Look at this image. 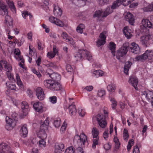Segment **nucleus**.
<instances>
[{
    "label": "nucleus",
    "mask_w": 153,
    "mask_h": 153,
    "mask_svg": "<svg viewBox=\"0 0 153 153\" xmlns=\"http://www.w3.org/2000/svg\"><path fill=\"white\" fill-rule=\"evenodd\" d=\"M74 141L77 147L76 148L75 153H86L83 150V148L87 146L88 145L87 137L84 133L79 134L76 133L74 137Z\"/></svg>",
    "instance_id": "obj_1"
},
{
    "label": "nucleus",
    "mask_w": 153,
    "mask_h": 153,
    "mask_svg": "<svg viewBox=\"0 0 153 153\" xmlns=\"http://www.w3.org/2000/svg\"><path fill=\"white\" fill-rule=\"evenodd\" d=\"M17 114L15 113H13L10 117L6 116L5 118L6 124L5 128L7 130L12 129L15 126L16 121L17 120Z\"/></svg>",
    "instance_id": "obj_2"
},
{
    "label": "nucleus",
    "mask_w": 153,
    "mask_h": 153,
    "mask_svg": "<svg viewBox=\"0 0 153 153\" xmlns=\"http://www.w3.org/2000/svg\"><path fill=\"white\" fill-rule=\"evenodd\" d=\"M44 85L45 87L51 91H58L61 88V85L58 82L51 79H47L44 80Z\"/></svg>",
    "instance_id": "obj_3"
},
{
    "label": "nucleus",
    "mask_w": 153,
    "mask_h": 153,
    "mask_svg": "<svg viewBox=\"0 0 153 153\" xmlns=\"http://www.w3.org/2000/svg\"><path fill=\"white\" fill-rule=\"evenodd\" d=\"M84 56H86L87 59L89 61H91L92 59L91 54L87 50H80L76 52L74 55L75 59L76 61H81Z\"/></svg>",
    "instance_id": "obj_4"
},
{
    "label": "nucleus",
    "mask_w": 153,
    "mask_h": 153,
    "mask_svg": "<svg viewBox=\"0 0 153 153\" xmlns=\"http://www.w3.org/2000/svg\"><path fill=\"white\" fill-rule=\"evenodd\" d=\"M13 19L10 17L7 16L6 17L4 28L6 33L7 34L8 38L9 39H11L14 38L13 36L10 35V31L9 26H11L13 25Z\"/></svg>",
    "instance_id": "obj_5"
},
{
    "label": "nucleus",
    "mask_w": 153,
    "mask_h": 153,
    "mask_svg": "<svg viewBox=\"0 0 153 153\" xmlns=\"http://www.w3.org/2000/svg\"><path fill=\"white\" fill-rule=\"evenodd\" d=\"M142 25L140 26V30L142 33L148 32L146 27L153 28V25L151 22L147 19H143L142 21Z\"/></svg>",
    "instance_id": "obj_6"
},
{
    "label": "nucleus",
    "mask_w": 153,
    "mask_h": 153,
    "mask_svg": "<svg viewBox=\"0 0 153 153\" xmlns=\"http://www.w3.org/2000/svg\"><path fill=\"white\" fill-rule=\"evenodd\" d=\"M93 120L95 122L97 120L100 127L102 128H105L107 125V122L105 120L104 116L100 114H97L93 117Z\"/></svg>",
    "instance_id": "obj_7"
},
{
    "label": "nucleus",
    "mask_w": 153,
    "mask_h": 153,
    "mask_svg": "<svg viewBox=\"0 0 153 153\" xmlns=\"http://www.w3.org/2000/svg\"><path fill=\"white\" fill-rule=\"evenodd\" d=\"M49 22L52 24H54L59 27L66 26L67 24L65 22L62 21L59 19L54 17L52 16H51L48 17Z\"/></svg>",
    "instance_id": "obj_8"
},
{
    "label": "nucleus",
    "mask_w": 153,
    "mask_h": 153,
    "mask_svg": "<svg viewBox=\"0 0 153 153\" xmlns=\"http://www.w3.org/2000/svg\"><path fill=\"white\" fill-rule=\"evenodd\" d=\"M127 51V46L123 45L122 47L115 53L116 58L119 60L121 59L126 55Z\"/></svg>",
    "instance_id": "obj_9"
},
{
    "label": "nucleus",
    "mask_w": 153,
    "mask_h": 153,
    "mask_svg": "<svg viewBox=\"0 0 153 153\" xmlns=\"http://www.w3.org/2000/svg\"><path fill=\"white\" fill-rule=\"evenodd\" d=\"M14 53L15 54V57L18 61H21V62L19 63V66L23 69H26V68L24 66V60L22 56L20 55V51L18 48L15 49Z\"/></svg>",
    "instance_id": "obj_10"
},
{
    "label": "nucleus",
    "mask_w": 153,
    "mask_h": 153,
    "mask_svg": "<svg viewBox=\"0 0 153 153\" xmlns=\"http://www.w3.org/2000/svg\"><path fill=\"white\" fill-rule=\"evenodd\" d=\"M141 96L142 98H146L150 101L153 108V92L149 90H146L142 92Z\"/></svg>",
    "instance_id": "obj_11"
},
{
    "label": "nucleus",
    "mask_w": 153,
    "mask_h": 153,
    "mask_svg": "<svg viewBox=\"0 0 153 153\" xmlns=\"http://www.w3.org/2000/svg\"><path fill=\"white\" fill-rule=\"evenodd\" d=\"M3 68L6 72H11L12 70L11 65L6 60H1L0 61V71H1Z\"/></svg>",
    "instance_id": "obj_12"
},
{
    "label": "nucleus",
    "mask_w": 153,
    "mask_h": 153,
    "mask_svg": "<svg viewBox=\"0 0 153 153\" xmlns=\"http://www.w3.org/2000/svg\"><path fill=\"white\" fill-rule=\"evenodd\" d=\"M33 107L35 111L39 113H42L45 111L44 105L41 102H35L33 104Z\"/></svg>",
    "instance_id": "obj_13"
},
{
    "label": "nucleus",
    "mask_w": 153,
    "mask_h": 153,
    "mask_svg": "<svg viewBox=\"0 0 153 153\" xmlns=\"http://www.w3.org/2000/svg\"><path fill=\"white\" fill-rule=\"evenodd\" d=\"M106 32H103L100 34L99 37L96 42L97 45L100 47L103 45L105 42Z\"/></svg>",
    "instance_id": "obj_14"
},
{
    "label": "nucleus",
    "mask_w": 153,
    "mask_h": 153,
    "mask_svg": "<svg viewBox=\"0 0 153 153\" xmlns=\"http://www.w3.org/2000/svg\"><path fill=\"white\" fill-rule=\"evenodd\" d=\"M124 17L125 20L128 22L131 25H134V18L133 15L129 12H125Z\"/></svg>",
    "instance_id": "obj_15"
},
{
    "label": "nucleus",
    "mask_w": 153,
    "mask_h": 153,
    "mask_svg": "<svg viewBox=\"0 0 153 153\" xmlns=\"http://www.w3.org/2000/svg\"><path fill=\"white\" fill-rule=\"evenodd\" d=\"M11 148L8 143H2L0 145V152L1 153H14L11 152Z\"/></svg>",
    "instance_id": "obj_16"
},
{
    "label": "nucleus",
    "mask_w": 153,
    "mask_h": 153,
    "mask_svg": "<svg viewBox=\"0 0 153 153\" xmlns=\"http://www.w3.org/2000/svg\"><path fill=\"white\" fill-rule=\"evenodd\" d=\"M144 33L145 35L142 36L140 38V41L143 45L148 43L149 41L152 40L153 37V34L148 33V32Z\"/></svg>",
    "instance_id": "obj_17"
},
{
    "label": "nucleus",
    "mask_w": 153,
    "mask_h": 153,
    "mask_svg": "<svg viewBox=\"0 0 153 153\" xmlns=\"http://www.w3.org/2000/svg\"><path fill=\"white\" fill-rule=\"evenodd\" d=\"M0 13L2 15H5V20L6 17L7 16H9L7 15L8 14V7L5 4V3L3 2L2 1H0Z\"/></svg>",
    "instance_id": "obj_18"
},
{
    "label": "nucleus",
    "mask_w": 153,
    "mask_h": 153,
    "mask_svg": "<svg viewBox=\"0 0 153 153\" xmlns=\"http://www.w3.org/2000/svg\"><path fill=\"white\" fill-rule=\"evenodd\" d=\"M21 108L23 115L26 116L30 110L29 107L27 102L25 101H23L21 103Z\"/></svg>",
    "instance_id": "obj_19"
},
{
    "label": "nucleus",
    "mask_w": 153,
    "mask_h": 153,
    "mask_svg": "<svg viewBox=\"0 0 153 153\" xmlns=\"http://www.w3.org/2000/svg\"><path fill=\"white\" fill-rule=\"evenodd\" d=\"M130 49L132 53L136 54L140 53V49L139 45L135 42L131 43Z\"/></svg>",
    "instance_id": "obj_20"
},
{
    "label": "nucleus",
    "mask_w": 153,
    "mask_h": 153,
    "mask_svg": "<svg viewBox=\"0 0 153 153\" xmlns=\"http://www.w3.org/2000/svg\"><path fill=\"white\" fill-rule=\"evenodd\" d=\"M47 130L45 129V128H41L40 127L39 130L36 131V134L38 137L40 139H46L47 134L46 132Z\"/></svg>",
    "instance_id": "obj_21"
},
{
    "label": "nucleus",
    "mask_w": 153,
    "mask_h": 153,
    "mask_svg": "<svg viewBox=\"0 0 153 153\" xmlns=\"http://www.w3.org/2000/svg\"><path fill=\"white\" fill-rule=\"evenodd\" d=\"M64 145L62 143H56L55 145V152L56 153H61L64 151Z\"/></svg>",
    "instance_id": "obj_22"
},
{
    "label": "nucleus",
    "mask_w": 153,
    "mask_h": 153,
    "mask_svg": "<svg viewBox=\"0 0 153 153\" xmlns=\"http://www.w3.org/2000/svg\"><path fill=\"white\" fill-rule=\"evenodd\" d=\"M20 135L24 137H26L28 133L26 125L24 124L21 126L19 131Z\"/></svg>",
    "instance_id": "obj_23"
},
{
    "label": "nucleus",
    "mask_w": 153,
    "mask_h": 153,
    "mask_svg": "<svg viewBox=\"0 0 153 153\" xmlns=\"http://www.w3.org/2000/svg\"><path fill=\"white\" fill-rule=\"evenodd\" d=\"M36 94L39 100H42L44 99V93L42 89L41 88L38 87L37 88Z\"/></svg>",
    "instance_id": "obj_24"
},
{
    "label": "nucleus",
    "mask_w": 153,
    "mask_h": 153,
    "mask_svg": "<svg viewBox=\"0 0 153 153\" xmlns=\"http://www.w3.org/2000/svg\"><path fill=\"white\" fill-rule=\"evenodd\" d=\"M128 82L131 83L136 90H137V85L138 80L134 76H131L128 80Z\"/></svg>",
    "instance_id": "obj_25"
},
{
    "label": "nucleus",
    "mask_w": 153,
    "mask_h": 153,
    "mask_svg": "<svg viewBox=\"0 0 153 153\" xmlns=\"http://www.w3.org/2000/svg\"><path fill=\"white\" fill-rule=\"evenodd\" d=\"M53 12L54 15L57 17H60L62 14V10L58 5H54Z\"/></svg>",
    "instance_id": "obj_26"
},
{
    "label": "nucleus",
    "mask_w": 153,
    "mask_h": 153,
    "mask_svg": "<svg viewBox=\"0 0 153 153\" xmlns=\"http://www.w3.org/2000/svg\"><path fill=\"white\" fill-rule=\"evenodd\" d=\"M115 132V135H114V141L115 143V147L116 149H118L119 148L120 143L118 138H117V128L116 126L114 128Z\"/></svg>",
    "instance_id": "obj_27"
},
{
    "label": "nucleus",
    "mask_w": 153,
    "mask_h": 153,
    "mask_svg": "<svg viewBox=\"0 0 153 153\" xmlns=\"http://www.w3.org/2000/svg\"><path fill=\"white\" fill-rule=\"evenodd\" d=\"M123 32L127 39H129L132 36V31L128 26L124 27Z\"/></svg>",
    "instance_id": "obj_28"
},
{
    "label": "nucleus",
    "mask_w": 153,
    "mask_h": 153,
    "mask_svg": "<svg viewBox=\"0 0 153 153\" xmlns=\"http://www.w3.org/2000/svg\"><path fill=\"white\" fill-rule=\"evenodd\" d=\"M58 49L57 48L56 46H54L53 52H48L47 56L49 59L53 58L56 55L58 54Z\"/></svg>",
    "instance_id": "obj_29"
},
{
    "label": "nucleus",
    "mask_w": 153,
    "mask_h": 153,
    "mask_svg": "<svg viewBox=\"0 0 153 153\" xmlns=\"http://www.w3.org/2000/svg\"><path fill=\"white\" fill-rule=\"evenodd\" d=\"M114 9L111 7V6H108L106 9L104 11H103L102 17H105L109 14H110L113 12Z\"/></svg>",
    "instance_id": "obj_30"
},
{
    "label": "nucleus",
    "mask_w": 153,
    "mask_h": 153,
    "mask_svg": "<svg viewBox=\"0 0 153 153\" xmlns=\"http://www.w3.org/2000/svg\"><path fill=\"white\" fill-rule=\"evenodd\" d=\"M16 83L19 88L22 90L23 89L24 86L19 74H16Z\"/></svg>",
    "instance_id": "obj_31"
},
{
    "label": "nucleus",
    "mask_w": 153,
    "mask_h": 153,
    "mask_svg": "<svg viewBox=\"0 0 153 153\" xmlns=\"http://www.w3.org/2000/svg\"><path fill=\"white\" fill-rule=\"evenodd\" d=\"M106 74L101 70H97L94 71L93 73V76L96 77L105 76Z\"/></svg>",
    "instance_id": "obj_32"
},
{
    "label": "nucleus",
    "mask_w": 153,
    "mask_h": 153,
    "mask_svg": "<svg viewBox=\"0 0 153 153\" xmlns=\"http://www.w3.org/2000/svg\"><path fill=\"white\" fill-rule=\"evenodd\" d=\"M69 114L71 116H75L76 113V109L75 106L74 105H71L68 107Z\"/></svg>",
    "instance_id": "obj_33"
},
{
    "label": "nucleus",
    "mask_w": 153,
    "mask_h": 153,
    "mask_svg": "<svg viewBox=\"0 0 153 153\" xmlns=\"http://www.w3.org/2000/svg\"><path fill=\"white\" fill-rule=\"evenodd\" d=\"M87 0H73V3L78 7H81L85 5Z\"/></svg>",
    "instance_id": "obj_34"
},
{
    "label": "nucleus",
    "mask_w": 153,
    "mask_h": 153,
    "mask_svg": "<svg viewBox=\"0 0 153 153\" xmlns=\"http://www.w3.org/2000/svg\"><path fill=\"white\" fill-rule=\"evenodd\" d=\"M48 74L50 77L52 79V80L58 82L61 79V76L58 73H53L51 74Z\"/></svg>",
    "instance_id": "obj_35"
},
{
    "label": "nucleus",
    "mask_w": 153,
    "mask_h": 153,
    "mask_svg": "<svg viewBox=\"0 0 153 153\" xmlns=\"http://www.w3.org/2000/svg\"><path fill=\"white\" fill-rule=\"evenodd\" d=\"M91 133L92 138L98 137H99L100 131L96 127H94L91 129Z\"/></svg>",
    "instance_id": "obj_36"
},
{
    "label": "nucleus",
    "mask_w": 153,
    "mask_h": 153,
    "mask_svg": "<svg viewBox=\"0 0 153 153\" xmlns=\"http://www.w3.org/2000/svg\"><path fill=\"white\" fill-rule=\"evenodd\" d=\"M51 118L50 117L46 118L45 120L40 127H41V128H44L45 129L47 130L49 123L50 121H51Z\"/></svg>",
    "instance_id": "obj_37"
},
{
    "label": "nucleus",
    "mask_w": 153,
    "mask_h": 153,
    "mask_svg": "<svg viewBox=\"0 0 153 153\" xmlns=\"http://www.w3.org/2000/svg\"><path fill=\"white\" fill-rule=\"evenodd\" d=\"M92 148L93 149H95L96 146H98L100 144L99 137L92 138Z\"/></svg>",
    "instance_id": "obj_38"
},
{
    "label": "nucleus",
    "mask_w": 153,
    "mask_h": 153,
    "mask_svg": "<svg viewBox=\"0 0 153 153\" xmlns=\"http://www.w3.org/2000/svg\"><path fill=\"white\" fill-rule=\"evenodd\" d=\"M5 1L12 11L14 13L16 12V8L13 1L10 0H6Z\"/></svg>",
    "instance_id": "obj_39"
},
{
    "label": "nucleus",
    "mask_w": 153,
    "mask_h": 153,
    "mask_svg": "<svg viewBox=\"0 0 153 153\" xmlns=\"http://www.w3.org/2000/svg\"><path fill=\"white\" fill-rule=\"evenodd\" d=\"M144 55L145 56L146 59L148 58L150 59L153 57V51L151 50H147L144 53Z\"/></svg>",
    "instance_id": "obj_40"
},
{
    "label": "nucleus",
    "mask_w": 153,
    "mask_h": 153,
    "mask_svg": "<svg viewBox=\"0 0 153 153\" xmlns=\"http://www.w3.org/2000/svg\"><path fill=\"white\" fill-rule=\"evenodd\" d=\"M77 113L79 116L84 117L86 114L85 109L82 107H80L78 108Z\"/></svg>",
    "instance_id": "obj_41"
},
{
    "label": "nucleus",
    "mask_w": 153,
    "mask_h": 153,
    "mask_svg": "<svg viewBox=\"0 0 153 153\" xmlns=\"http://www.w3.org/2000/svg\"><path fill=\"white\" fill-rule=\"evenodd\" d=\"M131 63L129 61L126 62L124 67V72L126 75L128 74V71L131 65Z\"/></svg>",
    "instance_id": "obj_42"
},
{
    "label": "nucleus",
    "mask_w": 153,
    "mask_h": 153,
    "mask_svg": "<svg viewBox=\"0 0 153 153\" xmlns=\"http://www.w3.org/2000/svg\"><path fill=\"white\" fill-rule=\"evenodd\" d=\"M108 97L111 103L112 107L113 108L115 109L117 105V102L116 101L115 99L112 97V94L111 93L109 94Z\"/></svg>",
    "instance_id": "obj_43"
},
{
    "label": "nucleus",
    "mask_w": 153,
    "mask_h": 153,
    "mask_svg": "<svg viewBox=\"0 0 153 153\" xmlns=\"http://www.w3.org/2000/svg\"><path fill=\"white\" fill-rule=\"evenodd\" d=\"M85 28V27L84 24H79L76 27V31L78 33L82 34L83 32V30Z\"/></svg>",
    "instance_id": "obj_44"
},
{
    "label": "nucleus",
    "mask_w": 153,
    "mask_h": 153,
    "mask_svg": "<svg viewBox=\"0 0 153 153\" xmlns=\"http://www.w3.org/2000/svg\"><path fill=\"white\" fill-rule=\"evenodd\" d=\"M103 12V11L101 10H98L96 11L93 15V17L98 19L101 17H102V15Z\"/></svg>",
    "instance_id": "obj_45"
},
{
    "label": "nucleus",
    "mask_w": 153,
    "mask_h": 153,
    "mask_svg": "<svg viewBox=\"0 0 153 153\" xmlns=\"http://www.w3.org/2000/svg\"><path fill=\"white\" fill-rule=\"evenodd\" d=\"M107 90L110 93H113L115 91V85L112 83H111L107 86Z\"/></svg>",
    "instance_id": "obj_46"
},
{
    "label": "nucleus",
    "mask_w": 153,
    "mask_h": 153,
    "mask_svg": "<svg viewBox=\"0 0 153 153\" xmlns=\"http://www.w3.org/2000/svg\"><path fill=\"white\" fill-rule=\"evenodd\" d=\"M29 53L31 56H36V53L35 49L32 46L30 45L29 46Z\"/></svg>",
    "instance_id": "obj_47"
},
{
    "label": "nucleus",
    "mask_w": 153,
    "mask_h": 153,
    "mask_svg": "<svg viewBox=\"0 0 153 153\" xmlns=\"http://www.w3.org/2000/svg\"><path fill=\"white\" fill-rule=\"evenodd\" d=\"M109 48L113 56H115V44L113 42H110L109 44Z\"/></svg>",
    "instance_id": "obj_48"
},
{
    "label": "nucleus",
    "mask_w": 153,
    "mask_h": 153,
    "mask_svg": "<svg viewBox=\"0 0 153 153\" xmlns=\"http://www.w3.org/2000/svg\"><path fill=\"white\" fill-rule=\"evenodd\" d=\"M105 91L102 89H100L98 90L97 93V95L99 97L102 98V100L104 99V96L105 95Z\"/></svg>",
    "instance_id": "obj_49"
},
{
    "label": "nucleus",
    "mask_w": 153,
    "mask_h": 153,
    "mask_svg": "<svg viewBox=\"0 0 153 153\" xmlns=\"http://www.w3.org/2000/svg\"><path fill=\"white\" fill-rule=\"evenodd\" d=\"M38 142L39 146L42 148H44L46 146V139H40Z\"/></svg>",
    "instance_id": "obj_50"
},
{
    "label": "nucleus",
    "mask_w": 153,
    "mask_h": 153,
    "mask_svg": "<svg viewBox=\"0 0 153 153\" xmlns=\"http://www.w3.org/2000/svg\"><path fill=\"white\" fill-rule=\"evenodd\" d=\"M143 9L144 11L145 12L153 11V2L151 4H149L147 7L143 8Z\"/></svg>",
    "instance_id": "obj_51"
},
{
    "label": "nucleus",
    "mask_w": 153,
    "mask_h": 153,
    "mask_svg": "<svg viewBox=\"0 0 153 153\" xmlns=\"http://www.w3.org/2000/svg\"><path fill=\"white\" fill-rule=\"evenodd\" d=\"M6 84L8 88L10 89L15 90L16 88V86L15 84L8 82L6 83Z\"/></svg>",
    "instance_id": "obj_52"
},
{
    "label": "nucleus",
    "mask_w": 153,
    "mask_h": 153,
    "mask_svg": "<svg viewBox=\"0 0 153 153\" xmlns=\"http://www.w3.org/2000/svg\"><path fill=\"white\" fill-rule=\"evenodd\" d=\"M121 4L119 1L118 0H117L113 2L112 5L111 6V7L114 10L117 8Z\"/></svg>",
    "instance_id": "obj_53"
},
{
    "label": "nucleus",
    "mask_w": 153,
    "mask_h": 153,
    "mask_svg": "<svg viewBox=\"0 0 153 153\" xmlns=\"http://www.w3.org/2000/svg\"><path fill=\"white\" fill-rule=\"evenodd\" d=\"M121 4L124 6L128 5L134 0H118Z\"/></svg>",
    "instance_id": "obj_54"
},
{
    "label": "nucleus",
    "mask_w": 153,
    "mask_h": 153,
    "mask_svg": "<svg viewBox=\"0 0 153 153\" xmlns=\"http://www.w3.org/2000/svg\"><path fill=\"white\" fill-rule=\"evenodd\" d=\"M49 4L48 2L46 0H45L43 2V4L41 6L46 11H48L49 10V7L48 6Z\"/></svg>",
    "instance_id": "obj_55"
},
{
    "label": "nucleus",
    "mask_w": 153,
    "mask_h": 153,
    "mask_svg": "<svg viewBox=\"0 0 153 153\" xmlns=\"http://www.w3.org/2000/svg\"><path fill=\"white\" fill-rule=\"evenodd\" d=\"M135 61H137L143 62L146 59V57L144 53L142 55H138L136 56L135 58Z\"/></svg>",
    "instance_id": "obj_56"
},
{
    "label": "nucleus",
    "mask_w": 153,
    "mask_h": 153,
    "mask_svg": "<svg viewBox=\"0 0 153 153\" xmlns=\"http://www.w3.org/2000/svg\"><path fill=\"white\" fill-rule=\"evenodd\" d=\"M123 139L127 141L128 138V130L126 129H124L123 133Z\"/></svg>",
    "instance_id": "obj_57"
},
{
    "label": "nucleus",
    "mask_w": 153,
    "mask_h": 153,
    "mask_svg": "<svg viewBox=\"0 0 153 153\" xmlns=\"http://www.w3.org/2000/svg\"><path fill=\"white\" fill-rule=\"evenodd\" d=\"M67 126V123L64 121L62 126L60 128V131L61 133L62 134L65 132L66 130V128Z\"/></svg>",
    "instance_id": "obj_58"
},
{
    "label": "nucleus",
    "mask_w": 153,
    "mask_h": 153,
    "mask_svg": "<svg viewBox=\"0 0 153 153\" xmlns=\"http://www.w3.org/2000/svg\"><path fill=\"white\" fill-rule=\"evenodd\" d=\"M61 124V120L59 118H58L55 120L53 123V124L56 128H59Z\"/></svg>",
    "instance_id": "obj_59"
},
{
    "label": "nucleus",
    "mask_w": 153,
    "mask_h": 153,
    "mask_svg": "<svg viewBox=\"0 0 153 153\" xmlns=\"http://www.w3.org/2000/svg\"><path fill=\"white\" fill-rule=\"evenodd\" d=\"M49 101L52 104H55L56 103L57 98L56 96H53L49 98Z\"/></svg>",
    "instance_id": "obj_60"
},
{
    "label": "nucleus",
    "mask_w": 153,
    "mask_h": 153,
    "mask_svg": "<svg viewBox=\"0 0 153 153\" xmlns=\"http://www.w3.org/2000/svg\"><path fill=\"white\" fill-rule=\"evenodd\" d=\"M75 151L73 147L70 146L66 149L65 153H75Z\"/></svg>",
    "instance_id": "obj_61"
},
{
    "label": "nucleus",
    "mask_w": 153,
    "mask_h": 153,
    "mask_svg": "<svg viewBox=\"0 0 153 153\" xmlns=\"http://www.w3.org/2000/svg\"><path fill=\"white\" fill-rule=\"evenodd\" d=\"M61 36L63 39H64L66 42H67L68 40L69 39L70 37L68 36L65 32H62L61 34Z\"/></svg>",
    "instance_id": "obj_62"
},
{
    "label": "nucleus",
    "mask_w": 153,
    "mask_h": 153,
    "mask_svg": "<svg viewBox=\"0 0 153 153\" xmlns=\"http://www.w3.org/2000/svg\"><path fill=\"white\" fill-rule=\"evenodd\" d=\"M48 68H50L52 69H55L57 68V66L55 62H50L46 65Z\"/></svg>",
    "instance_id": "obj_63"
},
{
    "label": "nucleus",
    "mask_w": 153,
    "mask_h": 153,
    "mask_svg": "<svg viewBox=\"0 0 153 153\" xmlns=\"http://www.w3.org/2000/svg\"><path fill=\"white\" fill-rule=\"evenodd\" d=\"M99 3L101 5L108 4L112 0H97Z\"/></svg>",
    "instance_id": "obj_64"
}]
</instances>
